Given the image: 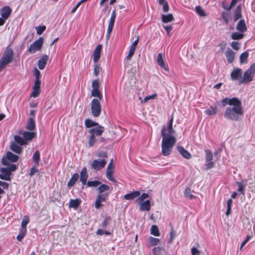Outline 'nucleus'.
<instances>
[{
    "mask_svg": "<svg viewBox=\"0 0 255 255\" xmlns=\"http://www.w3.org/2000/svg\"><path fill=\"white\" fill-rule=\"evenodd\" d=\"M173 121L172 117L168 123L167 128L164 126L161 130V153L164 156H168L170 154L176 142V138L172 135L175 133V130L172 128Z\"/></svg>",
    "mask_w": 255,
    "mask_h": 255,
    "instance_id": "f257e3e1",
    "label": "nucleus"
},
{
    "mask_svg": "<svg viewBox=\"0 0 255 255\" xmlns=\"http://www.w3.org/2000/svg\"><path fill=\"white\" fill-rule=\"evenodd\" d=\"M244 115L242 102L238 100L232 106L227 107L224 111V117L228 120L239 121Z\"/></svg>",
    "mask_w": 255,
    "mask_h": 255,
    "instance_id": "f03ea898",
    "label": "nucleus"
},
{
    "mask_svg": "<svg viewBox=\"0 0 255 255\" xmlns=\"http://www.w3.org/2000/svg\"><path fill=\"white\" fill-rule=\"evenodd\" d=\"M13 59L14 52L9 45L4 49L3 54L0 59V73L5 69L8 64L13 61Z\"/></svg>",
    "mask_w": 255,
    "mask_h": 255,
    "instance_id": "7ed1b4c3",
    "label": "nucleus"
},
{
    "mask_svg": "<svg viewBox=\"0 0 255 255\" xmlns=\"http://www.w3.org/2000/svg\"><path fill=\"white\" fill-rule=\"evenodd\" d=\"M104 131V128L100 125H98L95 128H91L88 130L90 133L89 139V145L90 147L93 146L96 142L97 139L96 136H101Z\"/></svg>",
    "mask_w": 255,
    "mask_h": 255,
    "instance_id": "20e7f679",
    "label": "nucleus"
},
{
    "mask_svg": "<svg viewBox=\"0 0 255 255\" xmlns=\"http://www.w3.org/2000/svg\"><path fill=\"white\" fill-rule=\"evenodd\" d=\"M17 169V167L14 164H10L6 168L1 167L0 168V179L6 181L10 180L11 172L14 171Z\"/></svg>",
    "mask_w": 255,
    "mask_h": 255,
    "instance_id": "39448f33",
    "label": "nucleus"
},
{
    "mask_svg": "<svg viewBox=\"0 0 255 255\" xmlns=\"http://www.w3.org/2000/svg\"><path fill=\"white\" fill-rule=\"evenodd\" d=\"M255 74V63L252 64L250 67L245 72L243 77L239 81L240 83H248L253 80Z\"/></svg>",
    "mask_w": 255,
    "mask_h": 255,
    "instance_id": "423d86ee",
    "label": "nucleus"
},
{
    "mask_svg": "<svg viewBox=\"0 0 255 255\" xmlns=\"http://www.w3.org/2000/svg\"><path fill=\"white\" fill-rule=\"evenodd\" d=\"M19 158L18 155L13 154V153L8 151L5 156H3L1 159V163L4 165L9 166L11 164L10 162H16Z\"/></svg>",
    "mask_w": 255,
    "mask_h": 255,
    "instance_id": "0eeeda50",
    "label": "nucleus"
},
{
    "mask_svg": "<svg viewBox=\"0 0 255 255\" xmlns=\"http://www.w3.org/2000/svg\"><path fill=\"white\" fill-rule=\"evenodd\" d=\"M101 100L98 99H94L91 102V111L92 115L95 117H98L101 113Z\"/></svg>",
    "mask_w": 255,
    "mask_h": 255,
    "instance_id": "6e6552de",
    "label": "nucleus"
},
{
    "mask_svg": "<svg viewBox=\"0 0 255 255\" xmlns=\"http://www.w3.org/2000/svg\"><path fill=\"white\" fill-rule=\"evenodd\" d=\"M43 43V38L39 37L32 44H30L28 49V51L30 53H34L41 49Z\"/></svg>",
    "mask_w": 255,
    "mask_h": 255,
    "instance_id": "1a4fd4ad",
    "label": "nucleus"
},
{
    "mask_svg": "<svg viewBox=\"0 0 255 255\" xmlns=\"http://www.w3.org/2000/svg\"><path fill=\"white\" fill-rule=\"evenodd\" d=\"M116 18V10H113V11L112 12V13H111L110 21L108 24L107 32L106 33V37H107V39H109V38L111 36V33H112V30L113 29L114 25Z\"/></svg>",
    "mask_w": 255,
    "mask_h": 255,
    "instance_id": "9d476101",
    "label": "nucleus"
},
{
    "mask_svg": "<svg viewBox=\"0 0 255 255\" xmlns=\"http://www.w3.org/2000/svg\"><path fill=\"white\" fill-rule=\"evenodd\" d=\"M107 163L105 159H98L94 160L91 164L92 169L96 170H100L104 168Z\"/></svg>",
    "mask_w": 255,
    "mask_h": 255,
    "instance_id": "9b49d317",
    "label": "nucleus"
},
{
    "mask_svg": "<svg viewBox=\"0 0 255 255\" xmlns=\"http://www.w3.org/2000/svg\"><path fill=\"white\" fill-rule=\"evenodd\" d=\"M205 161L207 162L206 167L207 169H211L214 166V163L212 161L213 159V154L210 150L207 149L205 151Z\"/></svg>",
    "mask_w": 255,
    "mask_h": 255,
    "instance_id": "f8f14e48",
    "label": "nucleus"
},
{
    "mask_svg": "<svg viewBox=\"0 0 255 255\" xmlns=\"http://www.w3.org/2000/svg\"><path fill=\"white\" fill-rule=\"evenodd\" d=\"M110 192H105L104 193H99L95 201V208L99 209L101 206V203L105 201L106 198L109 195Z\"/></svg>",
    "mask_w": 255,
    "mask_h": 255,
    "instance_id": "ddd939ff",
    "label": "nucleus"
},
{
    "mask_svg": "<svg viewBox=\"0 0 255 255\" xmlns=\"http://www.w3.org/2000/svg\"><path fill=\"white\" fill-rule=\"evenodd\" d=\"M231 78L232 80H240L242 78V71L241 69L236 68L231 73Z\"/></svg>",
    "mask_w": 255,
    "mask_h": 255,
    "instance_id": "4468645a",
    "label": "nucleus"
},
{
    "mask_svg": "<svg viewBox=\"0 0 255 255\" xmlns=\"http://www.w3.org/2000/svg\"><path fill=\"white\" fill-rule=\"evenodd\" d=\"M12 9L9 6H4L0 9V14L1 17L7 19L10 16Z\"/></svg>",
    "mask_w": 255,
    "mask_h": 255,
    "instance_id": "2eb2a0df",
    "label": "nucleus"
},
{
    "mask_svg": "<svg viewBox=\"0 0 255 255\" xmlns=\"http://www.w3.org/2000/svg\"><path fill=\"white\" fill-rule=\"evenodd\" d=\"M20 134H22L25 141L27 142L28 141L32 140L36 136V133L33 131H25L23 132H20Z\"/></svg>",
    "mask_w": 255,
    "mask_h": 255,
    "instance_id": "dca6fc26",
    "label": "nucleus"
},
{
    "mask_svg": "<svg viewBox=\"0 0 255 255\" xmlns=\"http://www.w3.org/2000/svg\"><path fill=\"white\" fill-rule=\"evenodd\" d=\"M102 46L99 44L97 46L93 52V61L95 63H97L100 58L101 51Z\"/></svg>",
    "mask_w": 255,
    "mask_h": 255,
    "instance_id": "f3484780",
    "label": "nucleus"
},
{
    "mask_svg": "<svg viewBox=\"0 0 255 255\" xmlns=\"http://www.w3.org/2000/svg\"><path fill=\"white\" fill-rule=\"evenodd\" d=\"M247 180L246 179L242 180V181H237L236 184L238 185V192H240L243 195H245V189L247 186Z\"/></svg>",
    "mask_w": 255,
    "mask_h": 255,
    "instance_id": "a211bd4d",
    "label": "nucleus"
},
{
    "mask_svg": "<svg viewBox=\"0 0 255 255\" xmlns=\"http://www.w3.org/2000/svg\"><path fill=\"white\" fill-rule=\"evenodd\" d=\"M235 55V53L232 50L229 48H227L225 52V56L227 59L228 63H232L234 61Z\"/></svg>",
    "mask_w": 255,
    "mask_h": 255,
    "instance_id": "6ab92c4d",
    "label": "nucleus"
},
{
    "mask_svg": "<svg viewBox=\"0 0 255 255\" xmlns=\"http://www.w3.org/2000/svg\"><path fill=\"white\" fill-rule=\"evenodd\" d=\"M157 63L161 68L163 69L165 71H168L169 69L167 65L165 64L164 61L163 59L162 54L159 53L157 58Z\"/></svg>",
    "mask_w": 255,
    "mask_h": 255,
    "instance_id": "aec40b11",
    "label": "nucleus"
},
{
    "mask_svg": "<svg viewBox=\"0 0 255 255\" xmlns=\"http://www.w3.org/2000/svg\"><path fill=\"white\" fill-rule=\"evenodd\" d=\"M177 148L179 153L185 158L189 159L191 158V154L183 147L178 146Z\"/></svg>",
    "mask_w": 255,
    "mask_h": 255,
    "instance_id": "412c9836",
    "label": "nucleus"
},
{
    "mask_svg": "<svg viewBox=\"0 0 255 255\" xmlns=\"http://www.w3.org/2000/svg\"><path fill=\"white\" fill-rule=\"evenodd\" d=\"M88 178V174L87 173V170L86 168L84 167L82 169L80 173V180L83 185H85L87 183V180Z\"/></svg>",
    "mask_w": 255,
    "mask_h": 255,
    "instance_id": "4be33fe9",
    "label": "nucleus"
},
{
    "mask_svg": "<svg viewBox=\"0 0 255 255\" xmlns=\"http://www.w3.org/2000/svg\"><path fill=\"white\" fill-rule=\"evenodd\" d=\"M48 59V56L45 55L43 56L38 61V67L39 69L42 70L43 69L47 62Z\"/></svg>",
    "mask_w": 255,
    "mask_h": 255,
    "instance_id": "5701e85b",
    "label": "nucleus"
},
{
    "mask_svg": "<svg viewBox=\"0 0 255 255\" xmlns=\"http://www.w3.org/2000/svg\"><path fill=\"white\" fill-rule=\"evenodd\" d=\"M10 148L13 152L17 154H20L22 151L21 145H19V144L13 142L11 143Z\"/></svg>",
    "mask_w": 255,
    "mask_h": 255,
    "instance_id": "b1692460",
    "label": "nucleus"
},
{
    "mask_svg": "<svg viewBox=\"0 0 255 255\" xmlns=\"http://www.w3.org/2000/svg\"><path fill=\"white\" fill-rule=\"evenodd\" d=\"M239 99L236 97H234L232 98H225L222 100L221 103L223 106H226V105H229V106H232L234 103L237 101Z\"/></svg>",
    "mask_w": 255,
    "mask_h": 255,
    "instance_id": "393cba45",
    "label": "nucleus"
},
{
    "mask_svg": "<svg viewBox=\"0 0 255 255\" xmlns=\"http://www.w3.org/2000/svg\"><path fill=\"white\" fill-rule=\"evenodd\" d=\"M140 192L134 191L124 195V198L126 200H132L140 196Z\"/></svg>",
    "mask_w": 255,
    "mask_h": 255,
    "instance_id": "a878e982",
    "label": "nucleus"
},
{
    "mask_svg": "<svg viewBox=\"0 0 255 255\" xmlns=\"http://www.w3.org/2000/svg\"><path fill=\"white\" fill-rule=\"evenodd\" d=\"M139 208L141 211H148L150 209V201L147 200L143 202L140 203Z\"/></svg>",
    "mask_w": 255,
    "mask_h": 255,
    "instance_id": "bb28decb",
    "label": "nucleus"
},
{
    "mask_svg": "<svg viewBox=\"0 0 255 255\" xmlns=\"http://www.w3.org/2000/svg\"><path fill=\"white\" fill-rule=\"evenodd\" d=\"M237 30L241 32H245L247 30V27L244 19L240 20L237 26Z\"/></svg>",
    "mask_w": 255,
    "mask_h": 255,
    "instance_id": "cd10ccee",
    "label": "nucleus"
},
{
    "mask_svg": "<svg viewBox=\"0 0 255 255\" xmlns=\"http://www.w3.org/2000/svg\"><path fill=\"white\" fill-rule=\"evenodd\" d=\"M13 142L16 143V144H19V145H25L27 144L28 142L25 141L23 137H21L19 135H15L14 136Z\"/></svg>",
    "mask_w": 255,
    "mask_h": 255,
    "instance_id": "c85d7f7f",
    "label": "nucleus"
},
{
    "mask_svg": "<svg viewBox=\"0 0 255 255\" xmlns=\"http://www.w3.org/2000/svg\"><path fill=\"white\" fill-rule=\"evenodd\" d=\"M81 202V200L77 198L75 199H71L69 203V207L76 209L79 206Z\"/></svg>",
    "mask_w": 255,
    "mask_h": 255,
    "instance_id": "c756f323",
    "label": "nucleus"
},
{
    "mask_svg": "<svg viewBox=\"0 0 255 255\" xmlns=\"http://www.w3.org/2000/svg\"><path fill=\"white\" fill-rule=\"evenodd\" d=\"M205 113L208 116H215L217 113V107L211 106L205 111Z\"/></svg>",
    "mask_w": 255,
    "mask_h": 255,
    "instance_id": "7c9ffc66",
    "label": "nucleus"
},
{
    "mask_svg": "<svg viewBox=\"0 0 255 255\" xmlns=\"http://www.w3.org/2000/svg\"><path fill=\"white\" fill-rule=\"evenodd\" d=\"M35 124L33 118L30 117L26 125V128L29 130H33L35 129Z\"/></svg>",
    "mask_w": 255,
    "mask_h": 255,
    "instance_id": "2f4dec72",
    "label": "nucleus"
},
{
    "mask_svg": "<svg viewBox=\"0 0 255 255\" xmlns=\"http://www.w3.org/2000/svg\"><path fill=\"white\" fill-rule=\"evenodd\" d=\"M162 21L163 23H168L174 20V18L171 13L168 14H162L161 17Z\"/></svg>",
    "mask_w": 255,
    "mask_h": 255,
    "instance_id": "473e14b6",
    "label": "nucleus"
},
{
    "mask_svg": "<svg viewBox=\"0 0 255 255\" xmlns=\"http://www.w3.org/2000/svg\"><path fill=\"white\" fill-rule=\"evenodd\" d=\"M241 10V6L239 5H238L235 9V14L234 16L235 21H237L242 17Z\"/></svg>",
    "mask_w": 255,
    "mask_h": 255,
    "instance_id": "72a5a7b5",
    "label": "nucleus"
},
{
    "mask_svg": "<svg viewBox=\"0 0 255 255\" xmlns=\"http://www.w3.org/2000/svg\"><path fill=\"white\" fill-rule=\"evenodd\" d=\"M85 125L87 128H94L99 125L98 123H96L90 119H86L85 121Z\"/></svg>",
    "mask_w": 255,
    "mask_h": 255,
    "instance_id": "f704fd0d",
    "label": "nucleus"
},
{
    "mask_svg": "<svg viewBox=\"0 0 255 255\" xmlns=\"http://www.w3.org/2000/svg\"><path fill=\"white\" fill-rule=\"evenodd\" d=\"M32 160L35 165H38L40 161V153L38 151L34 152L32 156Z\"/></svg>",
    "mask_w": 255,
    "mask_h": 255,
    "instance_id": "c9c22d12",
    "label": "nucleus"
},
{
    "mask_svg": "<svg viewBox=\"0 0 255 255\" xmlns=\"http://www.w3.org/2000/svg\"><path fill=\"white\" fill-rule=\"evenodd\" d=\"M110 186L106 184H102L98 188L99 193H104L105 192H109L110 190Z\"/></svg>",
    "mask_w": 255,
    "mask_h": 255,
    "instance_id": "e433bc0d",
    "label": "nucleus"
},
{
    "mask_svg": "<svg viewBox=\"0 0 255 255\" xmlns=\"http://www.w3.org/2000/svg\"><path fill=\"white\" fill-rule=\"evenodd\" d=\"M79 178V175L78 173H75L71 178L70 179V181L68 183V186H72L74 185L76 182L78 180V179Z\"/></svg>",
    "mask_w": 255,
    "mask_h": 255,
    "instance_id": "4c0bfd02",
    "label": "nucleus"
},
{
    "mask_svg": "<svg viewBox=\"0 0 255 255\" xmlns=\"http://www.w3.org/2000/svg\"><path fill=\"white\" fill-rule=\"evenodd\" d=\"M29 222V217L28 216H24V217L22 220L21 223V228H22L21 230H25V231H26V226Z\"/></svg>",
    "mask_w": 255,
    "mask_h": 255,
    "instance_id": "58836bf2",
    "label": "nucleus"
},
{
    "mask_svg": "<svg viewBox=\"0 0 255 255\" xmlns=\"http://www.w3.org/2000/svg\"><path fill=\"white\" fill-rule=\"evenodd\" d=\"M150 233L152 235L158 237L160 236V233L158 230V228L156 225H152L150 229Z\"/></svg>",
    "mask_w": 255,
    "mask_h": 255,
    "instance_id": "ea45409f",
    "label": "nucleus"
},
{
    "mask_svg": "<svg viewBox=\"0 0 255 255\" xmlns=\"http://www.w3.org/2000/svg\"><path fill=\"white\" fill-rule=\"evenodd\" d=\"M91 95L93 97H98V100H101L102 96L99 89H93L91 91Z\"/></svg>",
    "mask_w": 255,
    "mask_h": 255,
    "instance_id": "a19ab883",
    "label": "nucleus"
},
{
    "mask_svg": "<svg viewBox=\"0 0 255 255\" xmlns=\"http://www.w3.org/2000/svg\"><path fill=\"white\" fill-rule=\"evenodd\" d=\"M195 11L200 16L204 17L206 16L204 10L200 6H196L195 7Z\"/></svg>",
    "mask_w": 255,
    "mask_h": 255,
    "instance_id": "79ce46f5",
    "label": "nucleus"
},
{
    "mask_svg": "<svg viewBox=\"0 0 255 255\" xmlns=\"http://www.w3.org/2000/svg\"><path fill=\"white\" fill-rule=\"evenodd\" d=\"M249 56V53L248 51H245L242 53L240 55V59L241 63H245L247 62L248 57Z\"/></svg>",
    "mask_w": 255,
    "mask_h": 255,
    "instance_id": "37998d69",
    "label": "nucleus"
},
{
    "mask_svg": "<svg viewBox=\"0 0 255 255\" xmlns=\"http://www.w3.org/2000/svg\"><path fill=\"white\" fill-rule=\"evenodd\" d=\"M164 250L162 247H158L154 248L152 250V254L153 255H160L162 252Z\"/></svg>",
    "mask_w": 255,
    "mask_h": 255,
    "instance_id": "c03bdc74",
    "label": "nucleus"
},
{
    "mask_svg": "<svg viewBox=\"0 0 255 255\" xmlns=\"http://www.w3.org/2000/svg\"><path fill=\"white\" fill-rule=\"evenodd\" d=\"M148 241L151 246L157 245L159 243V240L152 237L148 238Z\"/></svg>",
    "mask_w": 255,
    "mask_h": 255,
    "instance_id": "a18cd8bd",
    "label": "nucleus"
},
{
    "mask_svg": "<svg viewBox=\"0 0 255 255\" xmlns=\"http://www.w3.org/2000/svg\"><path fill=\"white\" fill-rule=\"evenodd\" d=\"M231 37L233 39L239 40L243 38L244 34L238 32H235L232 33Z\"/></svg>",
    "mask_w": 255,
    "mask_h": 255,
    "instance_id": "49530a36",
    "label": "nucleus"
},
{
    "mask_svg": "<svg viewBox=\"0 0 255 255\" xmlns=\"http://www.w3.org/2000/svg\"><path fill=\"white\" fill-rule=\"evenodd\" d=\"M148 196L149 195L148 194L143 193L140 196H138V198L135 200V202L139 203L143 202V200L148 198Z\"/></svg>",
    "mask_w": 255,
    "mask_h": 255,
    "instance_id": "de8ad7c7",
    "label": "nucleus"
},
{
    "mask_svg": "<svg viewBox=\"0 0 255 255\" xmlns=\"http://www.w3.org/2000/svg\"><path fill=\"white\" fill-rule=\"evenodd\" d=\"M101 182L99 181H88L87 183V185L89 187H97L100 184H101Z\"/></svg>",
    "mask_w": 255,
    "mask_h": 255,
    "instance_id": "09e8293b",
    "label": "nucleus"
},
{
    "mask_svg": "<svg viewBox=\"0 0 255 255\" xmlns=\"http://www.w3.org/2000/svg\"><path fill=\"white\" fill-rule=\"evenodd\" d=\"M26 232V231H25V230H20L18 235L16 237V239L19 242L21 241L25 237Z\"/></svg>",
    "mask_w": 255,
    "mask_h": 255,
    "instance_id": "8fccbe9b",
    "label": "nucleus"
},
{
    "mask_svg": "<svg viewBox=\"0 0 255 255\" xmlns=\"http://www.w3.org/2000/svg\"><path fill=\"white\" fill-rule=\"evenodd\" d=\"M185 196L189 199H192L195 197V196L192 194V192L191 189L189 188H187L185 189L184 191Z\"/></svg>",
    "mask_w": 255,
    "mask_h": 255,
    "instance_id": "3c124183",
    "label": "nucleus"
},
{
    "mask_svg": "<svg viewBox=\"0 0 255 255\" xmlns=\"http://www.w3.org/2000/svg\"><path fill=\"white\" fill-rule=\"evenodd\" d=\"M36 33L38 35L41 34L46 29V26L44 25L39 26L36 27Z\"/></svg>",
    "mask_w": 255,
    "mask_h": 255,
    "instance_id": "603ef678",
    "label": "nucleus"
},
{
    "mask_svg": "<svg viewBox=\"0 0 255 255\" xmlns=\"http://www.w3.org/2000/svg\"><path fill=\"white\" fill-rule=\"evenodd\" d=\"M40 89L32 88V92L30 94V97L36 98L40 94Z\"/></svg>",
    "mask_w": 255,
    "mask_h": 255,
    "instance_id": "864d4df0",
    "label": "nucleus"
},
{
    "mask_svg": "<svg viewBox=\"0 0 255 255\" xmlns=\"http://www.w3.org/2000/svg\"><path fill=\"white\" fill-rule=\"evenodd\" d=\"M111 220V218L109 216H107L103 222L102 223V227L103 228H106L109 224V222Z\"/></svg>",
    "mask_w": 255,
    "mask_h": 255,
    "instance_id": "5fc2aeb1",
    "label": "nucleus"
},
{
    "mask_svg": "<svg viewBox=\"0 0 255 255\" xmlns=\"http://www.w3.org/2000/svg\"><path fill=\"white\" fill-rule=\"evenodd\" d=\"M156 97H157V94L156 93H154V94H153L152 95L146 96L143 99V103H146L150 100H152V99H154L156 98Z\"/></svg>",
    "mask_w": 255,
    "mask_h": 255,
    "instance_id": "6e6d98bb",
    "label": "nucleus"
},
{
    "mask_svg": "<svg viewBox=\"0 0 255 255\" xmlns=\"http://www.w3.org/2000/svg\"><path fill=\"white\" fill-rule=\"evenodd\" d=\"M38 169H37L35 166H32L30 168V172H29V176L30 177H32L36 173L38 172Z\"/></svg>",
    "mask_w": 255,
    "mask_h": 255,
    "instance_id": "4d7b16f0",
    "label": "nucleus"
},
{
    "mask_svg": "<svg viewBox=\"0 0 255 255\" xmlns=\"http://www.w3.org/2000/svg\"><path fill=\"white\" fill-rule=\"evenodd\" d=\"M101 70V68L99 65H95L94 67V74L96 76H98V75L99 74Z\"/></svg>",
    "mask_w": 255,
    "mask_h": 255,
    "instance_id": "13d9d810",
    "label": "nucleus"
},
{
    "mask_svg": "<svg viewBox=\"0 0 255 255\" xmlns=\"http://www.w3.org/2000/svg\"><path fill=\"white\" fill-rule=\"evenodd\" d=\"M96 234L98 235H100V236L103 235L104 234L106 235H110V233L109 232L103 230L102 229H99L97 231Z\"/></svg>",
    "mask_w": 255,
    "mask_h": 255,
    "instance_id": "bf43d9fd",
    "label": "nucleus"
},
{
    "mask_svg": "<svg viewBox=\"0 0 255 255\" xmlns=\"http://www.w3.org/2000/svg\"><path fill=\"white\" fill-rule=\"evenodd\" d=\"M252 238V236L250 235H248L246 238V239L242 242L241 245L240 250H242L243 247L250 241V240Z\"/></svg>",
    "mask_w": 255,
    "mask_h": 255,
    "instance_id": "052dcab7",
    "label": "nucleus"
},
{
    "mask_svg": "<svg viewBox=\"0 0 255 255\" xmlns=\"http://www.w3.org/2000/svg\"><path fill=\"white\" fill-rule=\"evenodd\" d=\"M40 81L39 79H35L33 88L40 89Z\"/></svg>",
    "mask_w": 255,
    "mask_h": 255,
    "instance_id": "680f3d73",
    "label": "nucleus"
},
{
    "mask_svg": "<svg viewBox=\"0 0 255 255\" xmlns=\"http://www.w3.org/2000/svg\"><path fill=\"white\" fill-rule=\"evenodd\" d=\"M231 46L232 48L236 50L240 49V44L238 42L233 41L231 43Z\"/></svg>",
    "mask_w": 255,
    "mask_h": 255,
    "instance_id": "e2e57ef3",
    "label": "nucleus"
},
{
    "mask_svg": "<svg viewBox=\"0 0 255 255\" xmlns=\"http://www.w3.org/2000/svg\"><path fill=\"white\" fill-rule=\"evenodd\" d=\"M191 252L192 255H200V252L195 247H192Z\"/></svg>",
    "mask_w": 255,
    "mask_h": 255,
    "instance_id": "0e129e2a",
    "label": "nucleus"
},
{
    "mask_svg": "<svg viewBox=\"0 0 255 255\" xmlns=\"http://www.w3.org/2000/svg\"><path fill=\"white\" fill-rule=\"evenodd\" d=\"M92 87L93 89H99V82L97 80H95L92 83Z\"/></svg>",
    "mask_w": 255,
    "mask_h": 255,
    "instance_id": "69168bd1",
    "label": "nucleus"
},
{
    "mask_svg": "<svg viewBox=\"0 0 255 255\" xmlns=\"http://www.w3.org/2000/svg\"><path fill=\"white\" fill-rule=\"evenodd\" d=\"M0 186L2 187L3 190L5 189L7 190L8 189L9 184L6 182L0 181Z\"/></svg>",
    "mask_w": 255,
    "mask_h": 255,
    "instance_id": "338daca9",
    "label": "nucleus"
},
{
    "mask_svg": "<svg viewBox=\"0 0 255 255\" xmlns=\"http://www.w3.org/2000/svg\"><path fill=\"white\" fill-rule=\"evenodd\" d=\"M163 5V10L165 12H167L169 10V5L167 2H165L162 3Z\"/></svg>",
    "mask_w": 255,
    "mask_h": 255,
    "instance_id": "774afa93",
    "label": "nucleus"
}]
</instances>
